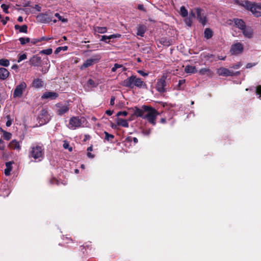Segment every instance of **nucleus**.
<instances>
[{"mask_svg": "<svg viewBox=\"0 0 261 261\" xmlns=\"http://www.w3.org/2000/svg\"><path fill=\"white\" fill-rule=\"evenodd\" d=\"M29 155L36 162L41 161L44 155L43 145L41 144H33L30 148Z\"/></svg>", "mask_w": 261, "mask_h": 261, "instance_id": "f257e3e1", "label": "nucleus"}, {"mask_svg": "<svg viewBox=\"0 0 261 261\" xmlns=\"http://www.w3.org/2000/svg\"><path fill=\"white\" fill-rule=\"evenodd\" d=\"M122 85L131 88L135 86L139 88H144L146 86L145 83L140 78L137 77L135 75H132L124 80Z\"/></svg>", "mask_w": 261, "mask_h": 261, "instance_id": "f03ea898", "label": "nucleus"}, {"mask_svg": "<svg viewBox=\"0 0 261 261\" xmlns=\"http://www.w3.org/2000/svg\"><path fill=\"white\" fill-rule=\"evenodd\" d=\"M242 6L246 9L250 10L256 17L261 15V3H252L248 1H244L242 4Z\"/></svg>", "mask_w": 261, "mask_h": 261, "instance_id": "7ed1b4c3", "label": "nucleus"}, {"mask_svg": "<svg viewBox=\"0 0 261 261\" xmlns=\"http://www.w3.org/2000/svg\"><path fill=\"white\" fill-rule=\"evenodd\" d=\"M143 108L147 113L143 117L144 119H146L147 121L153 125L156 124V118L159 114L158 111L152 107L147 106H143Z\"/></svg>", "mask_w": 261, "mask_h": 261, "instance_id": "20e7f679", "label": "nucleus"}, {"mask_svg": "<svg viewBox=\"0 0 261 261\" xmlns=\"http://www.w3.org/2000/svg\"><path fill=\"white\" fill-rule=\"evenodd\" d=\"M85 118L84 117L73 116L70 119L67 126L69 129L74 130L82 127Z\"/></svg>", "mask_w": 261, "mask_h": 261, "instance_id": "39448f33", "label": "nucleus"}, {"mask_svg": "<svg viewBox=\"0 0 261 261\" xmlns=\"http://www.w3.org/2000/svg\"><path fill=\"white\" fill-rule=\"evenodd\" d=\"M26 88V83L24 82H21L16 87L13 93V97H21L23 91L25 90Z\"/></svg>", "mask_w": 261, "mask_h": 261, "instance_id": "423d86ee", "label": "nucleus"}, {"mask_svg": "<svg viewBox=\"0 0 261 261\" xmlns=\"http://www.w3.org/2000/svg\"><path fill=\"white\" fill-rule=\"evenodd\" d=\"M217 73L221 76H235L240 74V71L234 72L232 70L225 68L224 67H221L217 70Z\"/></svg>", "mask_w": 261, "mask_h": 261, "instance_id": "0eeeda50", "label": "nucleus"}, {"mask_svg": "<svg viewBox=\"0 0 261 261\" xmlns=\"http://www.w3.org/2000/svg\"><path fill=\"white\" fill-rule=\"evenodd\" d=\"M195 11L198 20L202 25H204L206 23V18L204 14V11L199 8H195Z\"/></svg>", "mask_w": 261, "mask_h": 261, "instance_id": "6e6552de", "label": "nucleus"}, {"mask_svg": "<svg viewBox=\"0 0 261 261\" xmlns=\"http://www.w3.org/2000/svg\"><path fill=\"white\" fill-rule=\"evenodd\" d=\"M166 82L165 79L163 77L162 78L158 80L156 85V89L160 93H165L166 92Z\"/></svg>", "mask_w": 261, "mask_h": 261, "instance_id": "1a4fd4ad", "label": "nucleus"}, {"mask_svg": "<svg viewBox=\"0 0 261 261\" xmlns=\"http://www.w3.org/2000/svg\"><path fill=\"white\" fill-rule=\"evenodd\" d=\"M243 50V47L241 43H237L234 44L232 45L230 51L231 54L233 55H238L241 53Z\"/></svg>", "mask_w": 261, "mask_h": 261, "instance_id": "9d476101", "label": "nucleus"}, {"mask_svg": "<svg viewBox=\"0 0 261 261\" xmlns=\"http://www.w3.org/2000/svg\"><path fill=\"white\" fill-rule=\"evenodd\" d=\"M56 106L57 108L56 113L60 116L67 113L69 110V107L67 105H63L60 103H57Z\"/></svg>", "mask_w": 261, "mask_h": 261, "instance_id": "9b49d317", "label": "nucleus"}, {"mask_svg": "<svg viewBox=\"0 0 261 261\" xmlns=\"http://www.w3.org/2000/svg\"><path fill=\"white\" fill-rule=\"evenodd\" d=\"M39 121L42 124L46 123L48 122L50 118L47 111L43 110L41 111V114L39 116Z\"/></svg>", "mask_w": 261, "mask_h": 261, "instance_id": "f8f14e48", "label": "nucleus"}, {"mask_svg": "<svg viewBox=\"0 0 261 261\" xmlns=\"http://www.w3.org/2000/svg\"><path fill=\"white\" fill-rule=\"evenodd\" d=\"M242 33L245 37L251 39L253 38L254 32L253 29L249 27H245L242 30Z\"/></svg>", "mask_w": 261, "mask_h": 261, "instance_id": "ddd939ff", "label": "nucleus"}, {"mask_svg": "<svg viewBox=\"0 0 261 261\" xmlns=\"http://www.w3.org/2000/svg\"><path fill=\"white\" fill-rule=\"evenodd\" d=\"M36 18L38 21L41 23H47L51 21V19L49 17L47 16L46 14L44 13L39 14L37 16Z\"/></svg>", "mask_w": 261, "mask_h": 261, "instance_id": "4468645a", "label": "nucleus"}, {"mask_svg": "<svg viewBox=\"0 0 261 261\" xmlns=\"http://www.w3.org/2000/svg\"><path fill=\"white\" fill-rule=\"evenodd\" d=\"M58 97V94L55 92L47 91L41 96V98L55 99Z\"/></svg>", "mask_w": 261, "mask_h": 261, "instance_id": "2eb2a0df", "label": "nucleus"}, {"mask_svg": "<svg viewBox=\"0 0 261 261\" xmlns=\"http://www.w3.org/2000/svg\"><path fill=\"white\" fill-rule=\"evenodd\" d=\"M41 59L40 57L35 55L30 60V64L34 66H39L41 64Z\"/></svg>", "mask_w": 261, "mask_h": 261, "instance_id": "dca6fc26", "label": "nucleus"}, {"mask_svg": "<svg viewBox=\"0 0 261 261\" xmlns=\"http://www.w3.org/2000/svg\"><path fill=\"white\" fill-rule=\"evenodd\" d=\"M120 37L121 35L119 34H113L109 36L103 35L101 36L100 41H103L107 43H109L110 42V39L120 38Z\"/></svg>", "mask_w": 261, "mask_h": 261, "instance_id": "f3484780", "label": "nucleus"}, {"mask_svg": "<svg viewBox=\"0 0 261 261\" xmlns=\"http://www.w3.org/2000/svg\"><path fill=\"white\" fill-rule=\"evenodd\" d=\"M134 110V114L137 117H142L143 118V117L144 116V113L146 112L144 110V109L143 108V106L142 107V108H139L137 107H135L134 108H133Z\"/></svg>", "mask_w": 261, "mask_h": 261, "instance_id": "a211bd4d", "label": "nucleus"}, {"mask_svg": "<svg viewBox=\"0 0 261 261\" xmlns=\"http://www.w3.org/2000/svg\"><path fill=\"white\" fill-rule=\"evenodd\" d=\"M233 22L235 25L241 31L246 27L245 23L242 19L234 18Z\"/></svg>", "mask_w": 261, "mask_h": 261, "instance_id": "6ab92c4d", "label": "nucleus"}, {"mask_svg": "<svg viewBox=\"0 0 261 261\" xmlns=\"http://www.w3.org/2000/svg\"><path fill=\"white\" fill-rule=\"evenodd\" d=\"M198 72L201 75H206L208 77H212L214 74L213 72L209 68L201 69L199 70Z\"/></svg>", "mask_w": 261, "mask_h": 261, "instance_id": "aec40b11", "label": "nucleus"}, {"mask_svg": "<svg viewBox=\"0 0 261 261\" xmlns=\"http://www.w3.org/2000/svg\"><path fill=\"white\" fill-rule=\"evenodd\" d=\"M9 75V72L5 68H0V79L5 80Z\"/></svg>", "mask_w": 261, "mask_h": 261, "instance_id": "412c9836", "label": "nucleus"}, {"mask_svg": "<svg viewBox=\"0 0 261 261\" xmlns=\"http://www.w3.org/2000/svg\"><path fill=\"white\" fill-rule=\"evenodd\" d=\"M185 72L187 73H195L197 72V70L195 66L187 65L185 68Z\"/></svg>", "mask_w": 261, "mask_h": 261, "instance_id": "4be33fe9", "label": "nucleus"}, {"mask_svg": "<svg viewBox=\"0 0 261 261\" xmlns=\"http://www.w3.org/2000/svg\"><path fill=\"white\" fill-rule=\"evenodd\" d=\"M9 146L11 148L18 150H19L21 148L19 142L16 140H12L10 142Z\"/></svg>", "mask_w": 261, "mask_h": 261, "instance_id": "5701e85b", "label": "nucleus"}, {"mask_svg": "<svg viewBox=\"0 0 261 261\" xmlns=\"http://www.w3.org/2000/svg\"><path fill=\"white\" fill-rule=\"evenodd\" d=\"M32 84L34 87L40 88L43 87V81L40 79H36L34 80Z\"/></svg>", "mask_w": 261, "mask_h": 261, "instance_id": "b1692460", "label": "nucleus"}, {"mask_svg": "<svg viewBox=\"0 0 261 261\" xmlns=\"http://www.w3.org/2000/svg\"><path fill=\"white\" fill-rule=\"evenodd\" d=\"M94 60L92 59H87L81 66V69H83L84 68H87L94 64Z\"/></svg>", "mask_w": 261, "mask_h": 261, "instance_id": "393cba45", "label": "nucleus"}, {"mask_svg": "<svg viewBox=\"0 0 261 261\" xmlns=\"http://www.w3.org/2000/svg\"><path fill=\"white\" fill-rule=\"evenodd\" d=\"M146 31V27L143 25L139 26L137 28V35L143 37Z\"/></svg>", "mask_w": 261, "mask_h": 261, "instance_id": "a878e982", "label": "nucleus"}, {"mask_svg": "<svg viewBox=\"0 0 261 261\" xmlns=\"http://www.w3.org/2000/svg\"><path fill=\"white\" fill-rule=\"evenodd\" d=\"M14 28L15 30H19L20 33H27L28 32V27L25 24H24L22 26L16 24L15 25Z\"/></svg>", "mask_w": 261, "mask_h": 261, "instance_id": "bb28decb", "label": "nucleus"}, {"mask_svg": "<svg viewBox=\"0 0 261 261\" xmlns=\"http://www.w3.org/2000/svg\"><path fill=\"white\" fill-rule=\"evenodd\" d=\"M12 164L10 162L6 163V168L5 169V174L6 176H8L10 174V172L12 169Z\"/></svg>", "mask_w": 261, "mask_h": 261, "instance_id": "cd10ccee", "label": "nucleus"}, {"mask_svg": "<svg viewBox=\"0 0 261 261\" xmlns=\"http://www.w3.org/2000/svg\"><path fill=\"white\" fill-rule=\"evenodd\" d=\"M117 124L124 127H128L129 125L127 121L125 119L118 118L117 120Z\"/></svg>", "mask_w": 261, "mask_h": 261, "instance_id": "c85d7f7f", "label": "nucleus"}, {"mask_svg": "<svg viewBox=\"0 0 261 261\" xmlns=\"http://www.w3.org/2000/svg\"><path fill=\"white\" fill-rule=\"evenodd\" d=\"M94 31L98 33L104 34L107 32V28L106 27H96L94 28Z\"/></svg>", "mask_w": 261, "mask_h": 261, "instance_id": "c756f323", "label": "nucleus"}, {"mask_svg": "<svg viewBox=\"0 0 261 261\" xmlns=\"http://www.w3.org/2000/svg\"><path fill=\"white\" fill-rule=\"evenodd\" d=\"M180 14L182 17H185L188 16V12L185 6H181L180 8Z\"/></svg>", "mask_w": 261, "mask_h": 261, "instance_id": "7c9ffc66", "label": "nucleus"}, {"mask_svg": "<svg viewBox=\"0 0 261 261\" xmlns=\"http://www.w3.org/2000/svg\"><path fill=\"white\" fill-rule=\"evenodd\" d=\"M204 37L207 39H210L212 37L213 33L211 29H206L204 31Z\"/></svg>", "mask_w": 261, "mask_h": 261, "instance_id": "2f4dec72", "label": "nucleus"}, {"mask_svg": "<svg viewBox=\"0 0 261 261\" xmlns=\"http://www.w3.org/2000/svg\"><path fill=\"white\" fill-rule=\"evenodd\" d=\"M20 44L22 45L30 42L31 39L29 37H20L19 38Z\"/></svg>", "mask_w": 261, "mask_h": 261, "instance_id": "473e14b6", "label": "nucleus"}, {"mask_svg": "<svg viewBox=\"0 0 261 261\" xmlns=\"http://www.w3.org/2000/svg\"><path fill=\"white\" fill-rule=\"evenodd\" d=\"M10 64V62L8 60L6 59H2L0 60V65L8 67Z\"/></svg>", "mask_w": 261, "mask_h": 261, "instance_id": "72a5a7b5", "label": "nucleus"}, {"mask_svg": "<svg viewBox=\"0 0 261 261\" xmlns=\"http://www.w3.org/2000/svg\"><path fill=\"white\" fill-rule=\"evenodd\" d=\"M63 147L64 149H68L69 151H72V147H70L69 145V143L67 141H64V143L63 144Z\"/></svg>", "mask_w": 261, "mask_h": 261, "instance_id": "f704fd0d", "label": "nucleus"}, {"mask_svg": "<svg viewBox=\"0 0 261 261\" xmlns=\"http://www.w3.org/2000/svg\"><path fill=\"white\" fill-rule=\"evenodd\" d=\"M53 53V50L51 48H48L44 50H42L40 51V53L41 54H44L47 55H49Z\"/></svg>", "mask_w": 261, "mask_h": 261, "instance_id": "c9c22d12", "label": "nucleus"}, {"mask_svg": "<svg viewBox=\"0 0 261 261\" xmlns=\"http://www.w3.org/2000/svg\"><path fill=\"white\" fill-rule=\"evenodd\" d=\"M243 2H240L239 0H227V3L229 4H234L241 6H242Z\"/></svg>", "mask_w": 261, "mask_h": 261, "instance_id": "e433bc0d", "label": "nucleus"}, {"mask_svg": "<svg viewBox=\"0 0 261 261\" xmlns=\"http://www.w3.org/2000/svg\"><path fill=\"white\" fill-rule=\"evenodd\" d=\"M68 48V47L67 46H62V47H58L56 48V49L55 51V54H57L59 53L60 52L61 50H66Z\"/></svg>", "mask_w": 261, "mask_h": 261, "instance_id": "4c0bfd02", "label": "nucleus"}, {"mask_svg": "<svg viewBox=\"0 0 261 261\" xmlns=\"http://www.w3.org/2000/svg\"><path fill=\"white\" fill-rule=\"evenodd\" d=\"M161 43L164 46H169V45H171V43L170 42L166 39H164V38H162L161 39Z\"/></svg>", "mask_w": 261, "mask_h": 261, "instance_id": "58836bf2", "label": "nucleus"}, {"mask_svg": "<svg viewBox=\"0 0 261 261\" xmlns=\"http://www.w3.org/2000/svg\"><path fill=\"white\" fill-rule=\"evenodd\" d=\"M4 138L6 140H9L12 136V134L10 133L5 132L3 135Z\"/></svg>", "mask_w": 261, "mask_h": 261, "instance_id": "ea45409f", "label": "nucleus"}, {"mask_svg": "<svg viewBox=\"0 0 261 261\" xmlns=\"http://www.w3.org/2000/svg\"><path fill=\"white\" fill-rule=\"evenodd\" d=\"M121 67H122V65L116 63L114 64V66L112 67L111 71L112 72H115V71H116L117 69L120 68Z\"/></svg>", "mask_w": 261, "mask_h": 261, "instance_id": "a19ab883", "label": "nucleus"}, {"mask_svg": "<svg viewBox=\"0 0 261 261\" xmlns=\"http://www.w3.org/2000/svg\"><path fill=\"white\" fill-rule=\"evenodd\" d=\"M105 139L108 141H109L111 139H113L114 138V136L113 135L109 134L107 132H105Z\"/></svg>", "mask_w": 261, "mask_h": 261, "instance_id": "79ce46f5", "label": "nucleus"}, {"mask_svg": "<svg viewBox=\"0 0 261 261\" xmlns=\"http://www.w3.org/2000/svg\"><path fill=\"white\" fill-rule=\"evenodd\" d=\"M55 16L57 17L59 20H61L63 22H66L67 21V19L62 18V17L58 13H56Z\"/></svg>", "mask_w": 261, "mask_h": 261, "instance_id": "37998d69", "label": "nucleus"}, {"mask_svg": "<svg viewBox=\"0 0 261 261\" xmlns=\"http://www.w3.org/2000/svg\"><path fill=\"white\" fill-rule=\"evenodd\" d=\"M88 86L91 87H96V84L94 82V81L91 79L88 80L87 83Z\"/></svg>", "mask_w": 261, "mask_h": 261, "instance_id": "c03bdc74", "label": "nucleus"}, {"mask_svg": "<svg viewBox=\"0 0 261 261\" xmlns=\"http://www.w3.org/2000/svg\"><path fill=\"white\" fill-rule=\"evenodd\" d=\"M184 22H185V24L187 26H188L189 27H191V25H192V20H191L190 18H185V20H184Z\"/></svg>", "mask_w": 261, "mask_h": 261, "instance_id": "a18cd8bd", "label": "nucleus"}, {"mask_svg": "<svg viewBox=\"0 0 261 261\" xmlns=\"http://www.w3.org/2000/svg\"><path fill=\"white\" fill-rule=\"evenodd\" d=\"M27 56L26 54H23L22 55H20L18 57V62H20L21 61L27 59Z\"/></svg>", "mask_w": 261, "mask_h": 261, "instance_id": "49530a36", "label": "nucleus"}, {"mask_svg": "<svg viewBox=\"0 0 261 261\" xmlns=\"http://www.w3.org/2000/svg\"><path fill=\"white\" fill-rule=\"evenodd\" d=\"M1 8L3 10L4 12H5L6 13H9L8 10V8H9L8 6H7L6 4H3L1 5Z\"/></svg>", "mask_w": 261, "mask_h": 261, "instance_id": "de8ad7c7", "label": "nucleus"}, {"mask_svg": "<svg viewBox=\"0 0 261 261\" xmlns=\"http://www.w3.org/2000/svg\"><path fill=\"white\" fill-rule=\"evenodd\" d=\"M7 121L6 122V125L7 126L9 127L12 124V120L10 118V116L9 115L7 116Z\"/></svg>", "mask_w": 261, "mask_h": 261, "instance_id": "09e8293b", "label": "nucleus"}, {"mask_svg": "<svg viewBox=\"0 0 261 261\" xmlns=\"http://www.w3.org/2000/svg\"><path fill=\"white\" fill-rule=\"evenodd\" d=\"M256 93L259 95V98H261V86H258L256 88Z\"/></svg>", "mask_w": 261, "mask_h": 261, "instance_id": "8fccbe9b", "label": "nucleus"}, {"mask_svg": "<svg viewBox=\"0 0 261 261\" xmlns=\"http://www.w3.org/2000/svg\"><path fill=\"white\" fill-rule=\"evenodd\" d=\"M127 112H126V111H122V112H119L117 114V116H121V115H122V116H126L127 115Z\"/></svg>", "mask_w": 261, "mask_h": 261, "instance_id": "3c124183", "label": "nucleus"}, {"mask_svg": "<svg viewBox=\"0 0 261 261\" xmlns=\"http://www.w3.org/2000/svg\"><path fill=\"white\" fill-rule=\"evenodd\" d=\"M40 42V38L38 39H33L30 41V42L32 44H35L37 42Z\"/></svg>", "mask_w": 261, "mask_h": 261, "instance_id": "603ef678", "label": "nucleus"}, {"mask_svg": "<svg viewBox=\"0 0 261 261\" xmlns=\"http://www.w3.org/2000/svg\"><path fill=\"white\" fill-rule=\"evenodd\" d=\"M185 83V80H180L179 81L178 84V89H181V86L182 85H183Z\"/></svg>", "mask_w": 261, "mask_h": 261, "instance_id": "864d4df0", "label": "nucleus"}, {"mask_svg": "<svg viewBox=\"0 0 261 261\" xmlns=\"http://www.w3.org/2000/svg\"><path fill=\"white\" fill-rule=\"evenodd\" d=\"M9 20V17L7 16V17H5V19H2L1 20V22H2V23L4 25H5L7 23V21Z\"/></svg>", "mask_w": 261, "mask_h": 261, "instance_id": "5fc2aeb1", "label": "nucleus"}, {"mask_svg": "<svg viewBox=\"0 0 261 261\" xmlns=\"http://www.w3.org/2000/svg\"><path fill=\"white\" fill-rule=\"evenodd\" d=\"M52 38L51 37H42L40 38V42L43 40L45 41H48L50 40Z\"/></svg>", "mask_w": 261, "mask_h": 261, "instance_id": "6e6d98bb", "label": "nucleus"}, {"mask_svg": "<svg viewBox=\"0 0 261 261\" xmlns=\"http://www.w3.org/2000/svg\"><path fill=\"white\" fill-rule=\"evenodd\" d=\"M242 64L240 62L236 64V65L232 66L231 67L234 69H238L241 66Z\"/></svg>", "mask_w": 261, "mask_h": 261, "instance_id": "4d7b16f0", "label": "nucleus"}, {"mask_svg": "<svg viewBox=\"0 0 261 261\" xmlns=\"http://www.w3.org/2000/svg\"><path fill=\"white\" fill-rule=\"evenodd\" d=\"M256 65L255 63H248L246 66V68H251L253 66H254L255 65Z\"/></svg>", "mask_w": 261, "mask_h": 261, "instance_id": "13d9d810", "label": "nucleus"}, {"mask_svg": "<svg viewBox=\"0 0 261 261\" xmlns=\"http://www.w3.org/2000/svg\"><path fill=\"white\" fill-rule=\"evenodd\" d=\"M138 72L142 76H147L148 75V74L147 73H145L142 70H138Z\"/></svg>", "mask_w": 261, "mask_h": 261, "instance_id": "bf43d9fd", "label": "nucleus"}, {"mask_svg": "<svg viewBox=\"0 0 261 261\" xmlns=\"http://www.w3.org/2000/svg\"><path fill=\"white\" fill-rule=\"evenodd\" d=\"M128 140L129 141H133V142H134L135 144H136L138 143V139L136 137H134L132 139L130 138H128Z\"/></svg>", "mask_w": 261, "mask_h": 261, "instance_id": "052dcab7", "label": "nucleus"}, {"mask_svg": "<svg viewBox=\"0 0 261 261\" xmlns=\"http://www.w3.org/2000/svg\"><path fill=\"white\" fill-rule=\"evenodd\" d=\"M195 9L193 10L190 13V17L191 18V17H194L195 16Z\"/></svg>", "mask_w": 261, "mask_h": 261, "instance_id": "680f3d73", "label": "nucleus"}, {"mask_svg": "<svg viewBox=\"0 0 261 261\" xmlns=\"http://www.w3.org/2000/svg\"><path fill=\"white\" fill-rule=\"evenodd\" d=\"M115 97L114 96H112L111 97V100H110V105L113 106L114 105V101H115Z\"/></svg>", "mask_w": 261, "mask_h": 261, "instance_id": "e2e57ef3", "label": "nucleus"}, {"mask_svg": "<svg viewBox=\"0 0 261 261\" xmlns=\"http://www.w3.org/2000/svg\"><path fill=\"white\" fill-rule=\"evenodd\" d=\"M34 8L37 10V11L40 12L41 11V8L38 5H35Z\"/></svg>", "mask_w": 261, "mask_h": 261, "instance_id": "0e129e2a", "label": "nucleus"}, {"mask_svg": "<svg viewBox=\"0 0 261 261\" xmlns=\"http://www.w3.org/2000/svg\"><path fill=\"white\" fill-rule=\"evenodd\" d=\"M113 113V111H111V110H107L106 112V113L109 115V116H111L112 115Z\"/></svg>", "mask_w": 261, "mask_h": 261, "instance_id": "69168bd1", "label": "nucleus"}, {"mask_svg": "<svg viewBox=\"0 0 261 261\" xmlns=\"http://www.w3.org/2000/svg\"><path fill=\"white\" fill-rule=\"evenodd\" d=\"M138 8L140 10L145 11L144 7L143 5H139Z\"/></svg>", "mask_w": 261, "mask_h": 261, "instance_id": "338daca9", "label": "nucleus"}, {"mask_svg": "<svg viewBox=\"0 0 261 261\" xmlns=\"http://www.w3.org/2000/svg\"><path fill=\"white\" fill-rule=\"evenodd\" d=\"M87 156L90 158H94V155L92 154L90 152H88L87 153Z\"/></svg>", "mask_w": 261, "mask_h": 261, "instance_id": "774afa93", "label": "nucleus"}]
</instances>
